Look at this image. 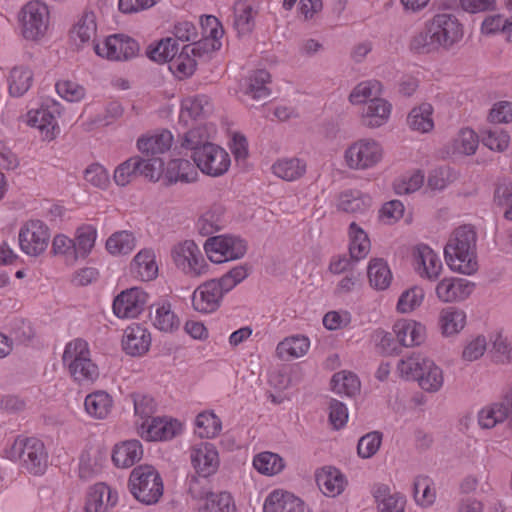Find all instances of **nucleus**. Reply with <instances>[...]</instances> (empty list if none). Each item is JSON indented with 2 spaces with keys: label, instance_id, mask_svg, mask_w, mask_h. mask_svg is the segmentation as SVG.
<instances>
[{
  "label": "nucleus",
  "instance_id": "f257e3e1",
  "mask_svg": "<svg viewBox=\"0 0 512 512\" xmlns=\"http://www.w3.org/2000/svg\"><path fill=\"white\" fill-rule=\"evenodd\" d=\"M477 233L471 225L458 227L448 240L444 254L450 268L471 275L478 269L476 260Z\"/></svg>",
  "mask_w": 512,
  "mask_h": 512
},
{
  "label": "nucleus",
  "instance_id": "f03ea898",
  "mask_svg": "<svg viewBox=\"0 0 512 512\" xmlns=\"http://www.w3.org/2000/svg\"><path fill=\"white\" fill-rule=\"evenodd\" d=\"M128 488L133 497L146 505L159 502L164 492L163 479L152 465L135 467L128 479Z\"/></svg>",
  "mask_w": 512,
  "mask_h": 512
},
{
  "label": "nucleus",
  "instance_id": "7ed1b4c3",
  "mask_svg": "<svg viewBox=\"0 0 512 512\" xmlns=\"http://www.w3.org/2000/svg\"><path fill=\"white\" fill-rule=\"evenodd\" d=\"M247 248L246 240L234 235L210 237L204 244L207 257L214 263L241 259L246 254Z\"/></svg>",
  "mask_w": 512,
  "mask_h": 512
},
{
  "label": "nucleus",
  "instance_id": "20e7f679",
  "mask_svg": "<svg viewBox=\"0 0 512 512\" xmlns=\"http://www.w3.org/2000/svg\"><path fill=\"white\" fill-rule=\"evenodd\" d=\"M194 163L202 173L218 177L225 174L231 164L230 156L222 147L210 143L191 154Z\"/></svg>",
  "mask_w": 512,
  "mask_h": 512
},
{
  "label": "nucleus",
  "instance_id": "39448f33",
  "mask_svg": "<svg viewBox=\"0 0 512 512\" xmlns=\"http://www.w3.org/2000/svg\"><path fill=\"white\" fill-rule=\"evenodd\" d=\"M139 50L138 42L125 34H113L102 43L94 44L95 53L111 61H128L136 57Z\"/></svg>",
  "mask_w": 512,
  "mask_h": 512
},
{
  "label": "nucleus",
  "instance_id": "423d86ee",
  "mask_svg": "<svg viewBox=\"0 0 512 512\" xmlns=\"http://www.w3.org/2000/svg\"><path fill=\"white\" fill-rule=\"evenodd\" d=\"M174 263L185 274L199 277L208 271V264L194 241L186 240L174 247L172 251Z\"/></svg>",
  "mask_w": 512,
  "mask_h": 512
},
{
  "label": "nucleus",
  "instance_id": "0eeeda50",
  "mask_svg": "<svg viewBox=\"0 0 512 512\" xmlns=\"http://www.w3.org/2000/svg\"><path fill=\"white\" fill-rule=\"evenodd\" d=\"M62 114L61 105L55 100L47 99L34 111V128L43 142H51L60 134L58 118Z\"/></svg>",
  "mask_w": 512,
  "mask_h": 512
},
{
  "label": "nucleus",
  "instance_id": "6e6552de",
  "mask_svg": "<svg viewBox=\"0 0 512 512\" xmlns=\"http://www.w3.org/2000/svg\"><path fill=\"white\" fill-rule=\"evenodd\" d=\"M427 23L440 48L449 50L463 37V28L456 16L447 13L436 14Z\"/></svg>",
  "mask_w": 512,
  "mask_h": 512
},
{
  "label": "nucleus",
  "instance_id": "1a4fd4ad",
  "mask_svg": "<svg viewBox=\"0 0 512 512\" xmlns=\"http://www.w3.org/2000/svg\"><path fill=\"white\" fill-rule=\"evenodd\" d=\"M345 159L351 169L365 170L382 159V148L374 140H359L346 150Z\"/></svg>",
  "mask_w": 512,
  "mask_h": 512
},
{
  "label": "nucleus",
  "instance_id": "9d476101",
  "mask_svg": "<svg viewBox=\"0 0 512 512\" xmlns=\"http://www.w3.org/2000/svg\"><path fill=\"white\" fill-rule=\"evenodd\" d=\"M189 494L195 499L205 498L206 502L200 512H236L233 497L228 492H210L204 490L202 483L196 477L189 481Z\"/></svg>",
  "mask_w": 512,
  "mask_h": 512
},
{
  "label": "nucleus",
  "instance_id": "9b49d317",
  "mask_svg": "<svg viewBox=\"0 0 512 512\" xmlns=\"http://www.w3.org/2000/svg\"><path fill=\"white\" fill-rule=\"evenodd\" d=\"M148 302V294L141 288L133 287L122 291L113 302V312L118 318H135Z\"/></svg>",
  "mask_w": 512,
  "mask_h": 512
},
{
  "label": "nucleus",
  "instance_id": "f8f14e48",
  "mask_svg": "<svg viewBox=\"0 0 512 512\" xmlns=\"http://www.w3.org/2000/svg\"><path fill=\"white\" fill-rule=\"evenodd\" d=\"M179 421L166 417H154L140 425L141 436L148 441L170 440L181 432Z\"/></svg>",
  "mask_w": 512,
  "mask_h": 512
},
{
  "label": "nucleus",
  "instance_id": "ddd939ff",
  "mask_svg": "<svg viewBox=\"0 0 512 512\" xmlns=\"http://www.w3.org/2000/svg\"><path fill=\"white\" fill-rule=\"evenodd\" d=\"M414 265L422 278L435 281L441 274L443 265L440 257L425 244H419L413 251Z\"/></svg>",
  "mask_w": 512,
  "mask_h": 512
},
{
  "label": "nucleus",
  "instance_id": "4468645a",
  "mask_svg": "<svg viewBox=\"0 0 512 512\" xmlns=\"http://www.w3.org/2000/svg\"><path fill=\"white\" fill-rule=\"evenodd\" d=\"M505 420L512 427V389L502 401L488 405L478 413V423L484 429H491Z\"/></svg>",
  "mask_w": 512,
  "mask_h": 512
},
{
  "label": "nucleus",
  "instance_id": "2eb2a0df",
  "mask_svg": "<svg viewBox=\"0 0 512 512\" xmlns=\"http://www.w3.org/2000/svg\"><path fill=\"white\" fill-rule=\"evenodd\" d=\"M475 284L457 277L444 278L436 286L437 298L444 303L463 301L470 296Z\"/></svg>",
  "mask_w": 512,
  "mask_h": 512
},
{
  "label": "nucleus",
  "instance_id": "dca6fc26",
  "mask_svg": "<svg viewBox=\"0 0 512 512\" xmlns=\"http://www.w3.org/2000/svg\"><path fill=\"white\" fill-rule=\"evenodd\" d=\"M191 462L196 472L205 481L214 474L219 467V456L215 446L205 442L194 447L191 451Z\"/></svg>",
  "mask_w": 512,
  "mask_h": 512
},
{
  "label": "nucleus",
  "instance_id": "f3484780",
  "mask_svg": "<svg viewBox=\"0 0 512 512\" xmlns=\"http://www.w3.org/2000/svg\"><path fill=\"white\" fill-rule=\"evenodd\" d=\"M223 294L215 281L209 280L198 286L192 294V305L196 311L212 313L221 304Z\"/></svg>",
  "mask_w": 512,
  "mask_h": 512
},
{
  "label": "nucleus",
  "instance_id": "a211bd4d",
  "mask_svg": "<svg viewBox=\"0 0 512 512\" xmlns=\"http://www.w3.org/2000/svg\"><path fill=\"white\" fill-rule=\"evenodd\" d=\"M151 346L150 332L139 324L127 327L122 338V347L126 354L142 356Z\"/></svg>",
  "mask_w": 512,
  "mask_h": 512
},
{
  "label": "nucleus",
  "instance_id": "6ab92c4d",
  "mask_svg": "<svg viewBox=\"0 0 512 512\" xmlns=\"http://www.w3.org/2000/svg\"><path fill=\"white\" fill-rule=\"evenodd\" d=\"M264 512H306L305 503L292 493L275 490L265 499Z\"/></svg>",
  "mask_w": 512,
  "mask_h": 512
},
{
  "label": "nucleus",
  "instance_id": "aec40b11",
  "mask_svg": "<svg viewBox=\"0 0 512 512\" xmlns=\"http://www.w3.org/2000/svg\"><path fill=\"white\" fill-rule=\"evenodd\" d=\"M212 111V104L206 95L187 97L182 100L179 120L184 125L190 121L204 119Z\"/></svg>",
  "mask_w": 512,
  "mask_h": 512
},
{
  "label": "nucleus",
  "instance_id": "412c9836",
  "mask_svg": "<svg viewBox=\"0 0 512 512\" xmlns=\"http://www.w3.org/2000/svg\"><path fill=\"white\" fill-rule=\"evenodd\" d=\"M117 502V493L104 483H97L90 488L85 512H107L109 506H114Z\"/></svg>",
  "mask_w": 512,
  "mask_h": 512
},
{
  "label": "nucleus",
  "instance_id": "4be33fe9",
  "mask_svg": "<svg viewBox=\"0 0 512 512\" xmlns=\"http://www.w3.org/2000/svg\"><path fill=\"white\" fill-rule=\"evenodd\" d=\"M143 457V447L139 440L132 439L115 445L112 461L118 468H129Z\"/></svg>",
  "mask_w": 512,
  "mask_h": 512
},
{
  "label": "nucleus",
  "instance_id": "5701e85b",
  "mask_svg": "<svg viewBox=\"0 0 512 512\" xmlns=\"http://www.w3.org/2000/svg\"><path fill=\"white\" fill-rule=\"evenodd\" d=\"M198 169L195 163L187 159H172L168 162L165 179L168 184L192 183L198 178Z\"/></svg>",
  "mask_w": 512,
  "mask_h": 512
},
{
  "label": "nucleus",
  "instance_id": "b1692460",
  "mask_svg": "<svg viewBox=\"0 0 512 512\" xmlns=\"http://www.w3.org/2000/svg\"><path fill=\"white\" fill-rule=\"evenodd\" d=\"M173 142V135L168 130H163L151 136L141 137L137 141L138 150L147 157H157L167 152Z\"/></svg>",
  "mask_w": 512,
  "mask_h": 512
},
{
  "label": "nucleus",
  "instance_id": "393cba45",
  "mask_svg": "<svg viewBox=\"0 0 512 512\" xmlns=\"http://www.w3.org/2000/svg\"><path fill=\"white\" fill-rule=\"evenodd\" d=\"M96 33V15L92 11H85L70 31V37L78 47H81L90 41L94 45Z\"/></svg>",
  "mask_w": 512,
  "mask_h": 512
},
{
  "label": "nucleus",
  "instance_id": "a878e982",
  "mask_svg": "<svg viewBox=\"0 0 512 512\" xmlns=\"http://www.w3.org/2000/svg\"><path fill=\"white\" fill-rule=\"evenodd\" d=\"M391 112V104L382 98H373L367 102L362 112V123L370 128L383 125Z\"/></svg>",
  "mask_w": 512,
  "mask_h": 512
},
{
  "label": "nucleus",
  "instance_id": "bb28decb",
  "mask_svg": "<svg viewBox=\"0 0 512 512\" xmlns=\"http://www.w3.org/2000/svg\"><path fill=\"white\" fill-rule=\"evenodd\" d=\"M398 343L404 347L420 345L425 339V327L415 321H398L394 325Z\"/></svg>",
  "mask_w": 512,
  "mask_h": 512
},
{
  "label": "nucleus",
  "instance_id": "cd10ccee",
  "mask_svg": "<svg viewBox=\"0 0 512 512\" xmlns=\"http://www.w3.org/2000/svg\"><path fill=\"white\" fill-rule=\"evenodd\" d=\"M316 482L319 489L330 497L339 495L345 487L344 475L336 468L326 467L316 474Z\"/></svg>",
  "mask_w": 512,
  "mask_h": 512
},
{
  "label": "nucleus",
  "instance_id": "c85d7f7f",
  "mask_svg": "<svg viewBox=\"0 0 512 512\" xmlns=\"http://www.w3.org/2000/svg\"><path fill=\"white\" fill-rule=\"evenodd\" d=\"M371 205V198L359 190H345L338 196L337 208L351 214H364Z\"/></svg>",
  "mask_w": 512,
  "mask_h": 512
},
{
  "label": "nucleus",
  "instance_id": "c756f323",
  "mask_svg": "<svg viewBox=\"0 0 512 512\" xmlns=\"http://www.w3.org/2000/svg\"><path fill=\"white\" fill-rule=\"evenodd\" d=\"M257 10L247 0H239L234 6L233 26L238 35L250 33L255 26Z\"/></svg>",
  "mask_w": 512,
  "mask_h": 512
},
{
  "label": "nucleus",
  "instance_id": "7c9ffc66",
  "mask_svg": "<svg viewBox=\"0 0 512 512\" xmlns=\"http://www.w3.org/2000/svg\"><path fill=\"white\" fill-rule=\"evenodd\" d=\"M131 269L141 280H153L158 273L155 254L151 249H143L134 257Z\"/></svg>",
  "mask_w": 512,
  "mask_h": 512
},
{
  "label": "nucleus",
  "instance_id": "2f4dec72",
  "mask_svg": "<svg viewBox=\"0 0 512 512\" xmlns=\"http://www.w3.org/2000/svg\"><path fill=\"white\" fill-rule=\"evenodd\" d=\"M466 324V314L456 307L442 309L439 316V325L442 334L451 336L459 333Z\"/></svg>",
  "mask_w": 512,
  "mask_h": 512
},
{
  "label": "nucleus",
  "instance_id": "473e14b6",
  "mask_svg": "<svg viewBox=\"0 0 512 512\" xmlns=\"http://www.w3.org/2000/svg\"><path fill=\"white\" fill-rule=\"evenodd\" d=\"M370 285L376 290L387 289L392 280V273L387 262L381 258L371 259L367 268Z\"/></svg>",
  "mask_w": 512,
  "mask_h": 512
},
{
  "label": "nucleus",
  "instance_id": "72a5a7b5",
  "mask_svg": "<svg viewBox=\"0 0 512 512\" xmlns=\"http://www.w3.org/2000/svg\"><path fill=\"white\" fill-rule=\"evenodd\" d=\"M349 253L351 259L359 261L367 256L371 243L367 233L355 222L349 225Z\"/></svg>",
  "mask_w": 512,
  "mask_h": 512
},
{
  "label": "nucleus",
  "instance_id": "f704fd0d",
  "mask_svg": "<svg viewBox=\"0 0 512 512\" xmlns=\"http://www.w3.org/2000/svg\"><path fill=\"white\" fill-rule=\"evenodd\" d=\"M272 172L283 180L294 181L305 174L306 163L299 158L279 159L272 165Z\"/></svg>",
  "mask_w": 512,
  "mask_h": 512
},
{
  "label": "nucleus",
  "instance_id": "c9c22d12",
  "mask_svg": "<svg viewBox=\"0 0 512 512\" xmlns=\"http://www.w3.org/2000/svg\"><path fill=\"white\" fill-rule=\"evenodd\" d=\"M88 360H91V353L89 345L85 340L76 338L66 344L62 355V362L67 369Z\"/></svg>",
  "mask_w": 512,
  "mask_h": 512
},
{
  "label": "nucleus",
  "instance_id": "e433bc0d",
  "mask_svg": "<svg viewBox=\"0 0 512 512\" xmlns=\"http://www.w3.org/2000/svg\"><path fill=\"white\" fill-rule=\"evenodd\" d=\"M422 372L417 378L419 386L427 392H437L443 386V372L432 360L422 363Z\"/></svg>",
  "mask_w": 512,
  "mask_h": 512
},
{
  "label": "nucleus",
  "instance_id": "4c0bfd02",
  "mask_svg": "<svg viewBox=\"0 0 512 512\" xmlns=\"http://www.w3.org/2000/svg\"><path fill=\"white\" fill-rule=\"evenodd\" d=\"M310 346L309 339L305 336H291L281 341L276 348V354L280 359L298 358L306 354Z\"/></svg>",
  "mask_w": 512,
  "mask_h": 512
},
{
  "label": "nucleus",
  "instance_id": "58836bf2",
  "mask_svg": "<svg viewBox=\"0 0 512 512\" xmlns=\"http://www.w3.org/2000/svg\"><path fill=\"white\" fill-rule=\"evenodd\" d=\"M86 412L96 419H104L112 408V399L104 391H96L86 396L84 401Z\"/></svg>",
  "mask_w": 512,
  "mask_h": 512
},
{
  "label": "nucleus",
  "instance_id": "ea45409f",
  "mask_svg": "<svg viewBox=\"0 0 512 512\" xmlns=\"http://www.w3.org/2000/svg\"><path fill=\"white\" fill-rule=\"evenodd\" d=\"M432 112L433 108L429 103H423L420 106L413 108L407 117L408 126L412 130L421 133L431 131L434 127V122L431 117Z\"/></svg>",
  "mask_w": 512,
  "mask_h": 512
},
{
  "label": "nucleus",
  "instance_id": "a19ab883",
  "mask_svg": "<svg viewBox=\"0 0 512 512\" xmlns=\"http://www.w3.org/2000/svg\"><path fill=\"white\" fill-rule=\"evenodd\" d=\"M190 46H184L181 52L176 54L170 61L169 70L178 79H186L193 75L196 70L197 61L189 53Z\"/></svg>",
  "mask_w": 512,
  "mask_h": 512
},
{
  "label": "nucleus",
  "instance_id": "79ce46f5",
  "mask_svg": "<svg viewBox=\"0 0 512 512\" xmlns=\"http://www.w3.org/2000/svg\"><path fill=\"white\" fill-rule=\"evenodd\" d=\"M409 48L415 54H430L440 49L433 32H430V26L427 22L421 31L411 37Z\"/></svg>",
  "mask_w": 512,
  "mask_h": 512
},
{
  "label": "nucleus",
  "instance_id": "37998d69",
  "mask_svg": "<svg viewBox=\"0 0 512 512\" xmlns=\"http://www.w3.org/2000/svg\"><path fill=\"white\" fill-rule=\"evenodd\" d=\"M254 468L261 474L273 476L279 474L285 467V462L278 454L265 451L253 459Z\"/></svg>",
  "mask_w": 512,
  "mask_h": 512
},
{
  "label": "nucleus",
  "instance_id": "c03bdc74",
  "mask_svg": "<svg viewBox=\"0 0 512 512\" xmlns=\"http://www.w3.org/2000/svg\"><path fill=\"white\" fill-rule=\"evenodd\" d=\"M153 325L160 331L173 332L179 328L180 320L171 309L169 302L156 305Z\"/></svg>",
  "mask_w": 512,
  "mask_h": 512
},
{
  "label": "nucleus",
  "instance_id": "a18cd8bd",
  "mask_svg": "<svg viewBox=\"0 0 512 512\" xmlns=\"http://www.w3.org/2000/svg\"><path fill=\"white\" fill-rule=\"evenodd\" d=\"M97 236L96 229L91 225H84L77 229L74 243V258L86 257L92 250Z\"/></svg>",
  "mask_w": 512,
  "mask_h": 512
},
{
  "label": "nucleus",
  "instance_id": "49530a36",
  "mask_svg": "<svg viewBox=\"0 0 512 512\" xmlns=\"http://www.w3.org/2000/svg\"><path fill=\"white\" fill-rule=\"evenodd\" d=\"M270 81L268 71L260 69L255 71L249 78V83L245 89V95L250 96L257 101L265 100L270 95L266 84Z\"/></svg>",
  "mask_w": 512,
  "mask_h": 512
},
{
  "label": "nucleus",
  "instance_id": "de8ad7c7",
  "mask_svg": "<svg viewBox=\"0 0 512 512\" xmlns=\"http://www.w3.org/2000/svg\"><path fill=\"white\" fill-rule=\"evenodd\" d=\"M178 52V44L175 39L167 37L161 39L155 46L150 45L146 50V55L155 62H168Z\"/></svg>",
  "mask_w": 512,
  "mask_h": 512
},
{
  "label": "nucleus",
  "instance_id": "09e8293b",
  "mask_svg": "<svg viewBox=\"0 0 512 512\" xmlns=\"http://www.w3.org/2000/svg\"><path fill=\"white\" fill-rule=\"evenodd\" d=\"M195 433L201 438H213L222 428L220 419L212 412H202L195 420Z\"/></svg>",
  "mask_w": 512,
  "mask_h": 512
},
{
  "label": "nucleus",
  "instance_id": "8fccbe9b",
  "mask_svg": "<svg viewBox=\"0 0 512 512\" xmlns=\"http://www.w3.org/2000/svg\"><path fill=\"white\" fill-rule=\"evenodd\" d=\"M135 248V237L131 232L120 231L112 234L106 241V249L113 255H126Z\"/></svg>",
  "mask_w": 512,
  "mask_h": 512
},
{
  "label": "nucleus",
  "instance_id": "3c124183",
  "mask_svg": "<svg viewBox=\"0 0 512 512\" xmlns=\"http://www.w3.org/2000/svg\"><path fill=\"white\" fill-rule=\"evenodd\" d=\"M332 390L337 394L355 395L360 389L358 377L350 372H338L331 379Z\"/></svg>",
  "mask_w": 512,
  "mask_h": 512
},
{
  "label": "nucleus",
  "instance_id": "603ef678",
  "mask_svg": "<svg viewBox=\"0 0 512 512\" xmlns=\"http://www.w3.org/2000/svg\"><path fill=\"white\" fill-rule=\"evenodd\" d=\"M481 141L490 150L502 152L510 141L509 134L499 127H490L481 131Z\"/></svg>",
  "mask_w": 512,
  "mask_h": 512
},
{
  "label": "nucleus",
  "instance_id": "864d4df0",
  "mask_svg": "<svg viewBox=\"0 0 512 512\" xmlns=\"http://www.w3.org/2000/svg\"><path fill=\"white\" fill-rule=\"evenodd\" d=\"M381 83L377 80H368L359 83L350 93L349 100L352 104H361L373 98H379Z\"/></svg>",
  "mask_w": 512,
  "mask_h": 512
},
{
  "label": "nucleus",
  "instance_id": "5fc2aeb1",
  "mask_svg": "<svg viewBox=\"0 0 512 512\" xmlns=\"http://www.w3.org/2000/svg\"><path fill=\"white\" fill-rule=\"evenodd\" d=\"M431 480L426 476H417L413 483V496L416 503L422 507L432 505L436 498Z\"/></svg>",
  "mask_w": 512,
  "mask_h": 512
},
{
  "label": "nucleus",
  "instance_id": "6e6d98bb",
  "mask_svg": "<svg viewBox=\"0 0 512 512\" xmlns=\"http://www.w3.org/2000/svg\"><path fill=\"white\" fill-rule=\"evenodd\" d=\"M423 183L424 174L417 170L398 177L393 183V188L396 194L406 195L419 190Z\"/></svg>",
  "mask_w": 512,
  "mask_h": 512
},
{
  "label": "nucleus",
  "instance_id": "4d7b16f0",
  "mask_svg": "<svg viewBox=\"0 0 512 512\" xmlns=\"http://www.w3.org/2000/svg\"><path fill=\"white\" fill-rule=\"evenodd\" d=\"M32 75L28 74V68L14 67L9 77V92L14 97H20L30 88Z\"/></svg>",
  "mask_w": 512,
  "mask_h": 512
},
{
  "label": "nucleus",
  "instance_id": "13d9d810",
  "mask_svg": "<svg viewBox=\"0 0 512 512\" xmlns=\"http://www.w3.org/2000/svg\"><path fill=\"white\" fill-rule=\"evenodd\" d=\"M427 358L421 354H412L411 356L401 359L397 364V370L401 377L407 380H417L422 372V363Z\"/></svg>",
  "mask_w": 512,
  "mask_h": 512
},
{
  "label": "nucleus",
  "instance_id": "bf43d9fd",
  "mask_svg": "<svg viewBox=\"0 0 512 512\" xmlns=\"http://www.w3.org/2000/svg\"><path fill=\"white\" fill-rule=\"evenodd\" d=\"M140 157L133 156L120 165L114 171V180L117 185L125 186L138 176Z\"/></svg>",
  "mask_w": 512,
  "mask_h": 512
},
{
  "label": "nucleus",
  "instance_id": "052dcab7",
  "mask_svg": "<svg viewBox=\"0 0 512 512\" xmlns=\"http://www.w3.org/2000/svg\"><path fill=\"white\" fill-rule=\"evenodd\" d=\"M208 139L209 133L207 128L205 126H196L183 134L181 146L194 153L198 151V148L210 144L211 142H209Z\"/></svg>",
  "mask_w": 512,
  "mask_h": 512
},
{
  "label": "nucleus",
  "instance_id": "680f3d73",
  "mask_svg": "<svg viewBox=\"0 0 512 512\" xmlns=\"http://www.w3.org/2000/svg\"><path fill=\"white\" fill-rule=\"evenodd\" d=\"M247 276L248 271L246 266L239 265L229 270L219 279H212V281L216 282L220 292L224 296L226 293L231 291L236 285L241 283Z\"/></svg>",
  "mask_w": 512,
  "mask_h": 512
},
{
  "label": "nucleus",
  "instance_id": "e2e57ef3",
  "mask_svg": "<svg viewBox=\"0 0 512 512\" xmlns=\"http://www.w3.org/2000/svg\"><path fill=\"white\" fill-rule=\"evenodd\" d=\"M50 13L48 6L34 0V41L43 38L49 30Z\"/></svg>",
  "mask_w": 512,
  "mask_h": 512
},
{
  "label": "nucleus",
  "instance_id": "0e129e2a",
  "mask_svg": "<svg viewBox=\"0 0 512 512\" xmlns=\"http://www.w3.org/2000/svg\"><path fill=\"white\" fill-rule=\"evenodd\" d=\"M7 453L9 459L22 461L27 470H30L29 461L32 460V444H30L29 437L18 436Z\"/></svg>",
  "mask_w": 512,
  "mask_h": 512
},
{
  "label": "nucleus",
  "instance_id": "69168bd1",
  "mask_svg": "<svg viewBox=\"0 0 512 512\" xmlns=\"http://www.w3.org/2000/svg\"><path fill=\"white\" fill-rule=\"evenodd\" d=\"M68 372L79 384L93 382L99 376L98 367L92 360L74 365L68 369Z\"/></svg>",
  "mask_w": 512,
  "mask_h": 512
},
{
  "label": "nucleus",
  "instance_id": "338daca9",
  "mask_svg": "<svg viewBox=\"0 0 512 512\" xmlns=\"http://www.w3.org/2000/svg\"><path fill=\"white\" fill-rule=\"evenodd\" d=\"M382 443V433L378 431L369 432L362 436L357 445L358 455L363 459L372 457L379 450Z\"/></svg>",
  "mask_w": 512,
  "mask_h": 512
},
{
  "label": "nucleus",
  "instance_id": "774afa93",
  "mask_svg": "<svg viewBox=\"0 0 512 512\" xmlns=\"http://www.w3.org/2000/svg\"><path fill=\"white\" fill-rule=\"evenodd\" d=\"M424 298V291L420 287H413L403 292L397 303V310L401 313H409L420 306Z\"/></svg>",
  "mask_w": 512,
  "mask_h": 512
}]
</instances>
